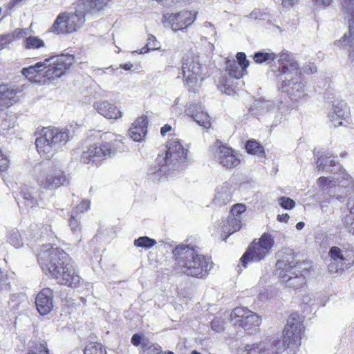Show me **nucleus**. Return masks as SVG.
Segmentation results:
<instances>
[{
    "label": "nucleus",
    "mask_w": 354,
    "mask_h": 354,
    "mask_svg": "<svg viewBox=\"0 0 354 354\" xmlns=\"http://www.w3.org/2000/svg\"><path fill=\"white\" fill-rule=\"evenodd\" d=\"M173 270L192 278L205 279L214 263L211 256L198 252L196 246L179 244L172 250Z\"/></svg>",
    "instance_id": "obj_1"
},
{
    "label": "nucleus",
    "mask_w": 354,
    "mask_h": 354,
    "mask_svg": "<svg viewBox=\"0 0 354 354\" xmlns=\"http://www.w3.org/2000/svg\"><path fill=\"white\" fill-rule=\"evenodd\" d=\"M75 59V56L71 54L51 57L24 68L21 74L31 82L45 84L63 75L73 64Z\"/></svg>",
    "instance_id": "obj_2"
},
{
    "label": "nucleus",
    "mask_w": 354,
    "mask_h": 354,
    "mask_svg": "<svg viewBox=\"0 0 354 354\" xmlns=\"http://www.w3.org/2000/svg\"><path fill=\"white\" fill-rule=\"evenodd\" d=\"M124 145L119 137L112 133L100 134L99 141L89 145L80 157V161L86 165L100 166L102 162L124 149Z\"/></svg>",
    "instance_id": "obj_3"
},
{
    "label": "nucleus",
    "mask_w": 354,
    "mask_h": 354,
    "mask_svg": "<svg viewBox=\"0 0 354 354\" xmlns=\"http://www.w3.org/2000/svg\"><path fill=\"white\" fill-rule=\"evenodd\" d=\"M37 259L42 272L52 279L71 259L64 250L51 244L42 245L37 254Z\"/></svg>",
    "instance_id": "obj_4"
},
{
    "label": "nucleus",
    "mask_w": 354,
    "mask_h": 354,
    "mask_svg": "<svg viewBox=\"0 0 354 354\" xmlns=\"http://www.w3.org/2000/svg\"><path fill=\"white\" fill-rule=\"evenodd\" d=\"M306 263L295 259L292 254H287L276 263L279 277L288 287L298 289L305 283L304 274L307 268L304 267Z\"/></svg>",
    "instance_id": "obj_5"
},
{
    "label": "nucleus",
    "mask_w": 354,
    "mask_h": 354,
    "mask_svg": "<svg viewBox=\"0 0 354 354\" xmlns=\"http://www.w3.org/2000/svg\"><path fill=\"white\" fill-rule=\"evenodd\" d=\"M181 64L183 83L189 91L195 92L199 83L206 78L199 57L192 53H187L183 57Z\"/></svg>",
    "instance_id": "obj_6"
},
{
    "label": "nucleus",
    "mask_w": 354,
    "mask_h": 354,
    "mask_svg": "<svg viewBox=\"0 0 354 354\" xmlns=\"http://www.w3.org/2000/svg\"><path fill=\"white\" fill-rule=\"evenodd\" d=\"M274 245V236L269 232H264L260 238L254 239L240 259L242 266L246 268L249 263L263 260L270 253Z\"/></svg>",
    "instance_id": "obj_7"
},
{
    "label": "nucleus",
    "mask_w": 354,
    "mask_h": 354,
    "mask_svg": "<svg viewBox=\"0 0 354 354\" xmlns=\"http://www.w3.org/2000/svg\"><path fill=\"white\" fill-rule=\"evenodd\" d=\"M85 14L80 10L60 12L50 28V32L55 35L73 33L83 26Z\"/></svg>",
    "instance_id": "obj_8"
},
{
    "label": "nucleus",
    "mask_w": 354,
    "mask_h": 354,
    "mask_svg": "<svg viewBox=\"0 0 354 354\" xmlns=\"http://www.w3.org/2000/svg\"><path fill=\"white\" fill-rule=\"evenodd\" d=\"M304 326L300 315L292 313L283 330L282 344L285 349H290L294 354L301 346Z\"/></svg>",
    "instance_id": "obj_9"
},
{
    "label": "nucleus",
    "mask_w": 354,
    "mask_h": 354,
    "mask_svg": "<svg viewBox=\"0 0 354 354\" xmlns=\"http://www.w3.org/2000/svg\"><path fill=\"white\" fill-rule=\"evenodd\" d=\"M210 151L214 160L225 169H232L241 164V159L235 150L220 140L214 142Z\"/></svg>",
    "instance_id": "obj_10"
},
{
    "label": "nucleus",
    "mask_w": 354,
    "mask_h": 354,
    "mask_svg": "<svg viewBox=\"0 0 354 354\" xmlns=\"http://www.w3.org/2000/svg\"><path fill=\"white\" fill-rule=\"evenodd\" d=\"M331 260L340 263V268L335 263L328 265L330 272L337 273L339 270L348 269L354 265V247L350 243L343 244L342 248L332 246L328 252Z\"/></svg>",
    "instance_id": "obj_11"
},
{
    "label": "nucleus",
    "mask_w": 354,
    "mask_h": 354,
    "mask_svg": "<svg viewBox=\"0 0 354 354\" xmlns=\"http://www.w3.org/2000/svg\"><path fill=\"white\" fill-rule=\"evenodd\" d=\"M37 183L40 187L52 190L67 186L69 184V178L61 167L53 165L37 177Z\"/></svg>",
    "instance_id": "obj_12"
},
{
    "label": "nucleus",
    "mask_w": 354,
    "mask_h": 354,
    "mask_svg": "<svg viewBox=\"0 0 354 354\" xmlns=\"http://www.w3.org/2000/svg\"><path fill=\"white\" fill-rule=\"evenodd\" d=\"M230 319L235 326L245 330L256 329L261 324V317L255 313L245 307H236L230 314Z\"/></svg>",
    "instance_id": "obj_13"
},
{
    "label": "nucleus",
    "mask_w": 354,
    "mask_h": 354,
    "mask_svg": "<svg viewBox=\"0 0 354 354\" xmlns=\"http://www.w3.org/2000/svg\"><path fill=\"white\" fill-rule=\"evenodd\" d=\"M189 150L185 148L180 141L176 139H170L167 142V151L162 158L163 165H183L187 162Z\"/></svg>",
    "instance_id": "obj_14"
},
{
    "label": "nucleus",
    "mask_w": 354,
    "mask_h": 354,
    "mask_svg": "<svg viewBox=\"0 0 354 354\" xmlns=\"http://www.w3.org/2000/svg\"><path fill=\"white\" fill-rule=\"evenodd\" d=\"M198 12L183 10L164 16V22H167L174 31L183 30L190 26L196 19Z\"/></svg>",
    "instance_id": "obj_15"
},
{
    "label": "nucleus",
    "mask_w": 354,
    "mask_h": 354,
    "mask_svg": "<svg viewBox=\"0 0 354 354\" xmlns=\"http://www.w3.org/2000/svg\"><path fill=\"white\" fill-rule=\"evenodd\" d=\"M53 279L57 280L59 284L72 288L80 287L84 282L75 266L72 263V259L64 266V268Z\"/></svg>",
    "instance_id": "obj_16"
},
{
    "label": "nucleus",
    "mask_w": 354,
    "mask_h": 354,
    "mask_svg": "<svg viewBox=\"0 0 354 354\" xmlns=\"http://www.w3.org/2000/svg\"><path fill=\"white\" fill-rule=\"evenodd\" d=\"M24 93L22 89L8 84H0V111H4L20 102Z\"/></svg>",
    "instance_id": "obj_17"
},
{
    "label": "nucleus",
    "mask_w": 354,
    "mask_h": 354,
    "mask_svg": "<svg viewBox=\"0 0 354 354\" xmlns=\"http://www.w3.org/2000/svg\"><path fill=\"white\" fill-rule=\"evenodd\" d=\"M280 90L292 102H298L308 97L306 85L302 81H297L294 79L284 80L281 84Z\"/></svg>",
    "instance_id": "obj_18"
},
{
    "label": "nucleus",
    "mask_w": 354,
    "mask_h": 354,
    "mask_svg": "<svg viewBox=\"0 0 354 354\" xmlns=\"http://www.w3.org/2000/svg\"><path fill=\"white\" fill-rule=\"evenodd\" d=\"M341 6L349 18V32L337 41V45L343 46H354V0H339Z\"/></svg>",
    "instance_id": "obj_19"
},
{
    "label": "nucleus",
    "mask_w": 354,
    "mask_h": 354,
    "mask_svg": "<svg viewBox=\"0 0 354 354\" xmlns=\"http://www.w3.org/2000/svg\"><path fill=\"white\" fill-rule=\"evenodd\" d=\"M40 134L57 149L64 145L69 140L68 130L47 127L41 129Z\"/></svg>",
    "instance_id": "obj_20"
},
{
    "label": "nucleus",
    "mask_w": 354,
    "mask_h": 354,
    "mask_svg": "<svg viewBox=\"0 0 354 354\" xmlns=\"http://www.w3.org/2000/svg\"><path fill=\"white\" fill-rule=\"evenodd\" d=\"M131 342L136 347L141 346L142 354H163L161 346L150 342L149 339L144 333L133 335Z\"/></svg>",
    "instance_id": "obj_21"
},
{
    "label": "nucleus",
    "mask_w": 354,
    "mask_h": 354,
    "mask_svg": "<svg viewBox=\"0 0 354 354\" xmlns=\"http://www.w3.org/2000/svg\"><path fill=\"white\" fill-rule=\"evenodd\" d=\"M35 304L40 315L48 314L53 307V291L49 288L41 289L36 297Z\"/></svg>",
    "instance_id": "obj_22"
},
{
    "label": "nucleus",
    "mask_w": 354,
    "mask_h": 354,
    "mask_svg": "<svg viewBox=\"0 0 354 354\" xmlns=\"http://www.w3.org/2000/svg\"><path fill=\"white\" fill-rule=\"evenodd\" d=\"M278 62L279 68L273 71L274 76L277 78L299 70L298 63L292 59L290 54L288 52H281L279 54Z\"/></svg>",
    "instance_id": "obj_23"
},
{
    "label": "nucleus",
    "mask_w": 354,
    "mask_h": 354,
    "mask_svg": "<svg viewBox=\"0 0 354 354\" xmlns=\"http://www.w3.org/2000/svg\"><path fill=\"white\" fill-rule=\"evenodd\" d=\"M148 118L143 115L138 117L129 129V135L134 141L140 142L144 140L147 133Z\"/></svg>",
    "instance_id": "obj_24"
},
{
    "label": "nucleus",
    "mask_w": 354,
    "mask_h": 354,
    "mask_svg": "<svg viewBox=\"0 0 354 354\" xmlns=\"http://www.w3.org/2000/svg\"><path fill=\"white\" fill-rule=\"evenodd\" d=\"M98 113L109 120H117L122 117V111L114 104L109 101H98L93 105Z\"/></svg>",
    "instance_id": "obj_25"
},
{
    "label": "nucleus",
    "mask_w": 354,
    "mask_h": 354,
    "mask_svg": "<svg viewBox=\"0 0 354 354\" xmlns=\"http://www.w3.org/2000/svg\"><path fill=\"white\" fill-rule=\"evenodd\" d=\"M35 146L38 153L44 160H51L57 151V149L41 134L35 140Z\"/></svg>",
    "instance_id": "obj_26"
},
{
    "label": "nucleus",
    "mask_w": 354,
    "mask_h": 354,
    "mask_svg": "<svg viewBox=\"0 0 354 354\" xmlns=\"http://www.w3.org/2000/svg\"><path fill=\"white\" fill-rule=\"evenodd\" d=\"M349 115V109L344 101H338L333 105V111L330 113V120L334 127H337L342 124V122L339 120H344Z\"/></svg>",
    "instance_id": "obj_27"
},
{
    "label": "nucleus",
    "mask_w": 354,
    "mask_h": 354,
    "mask_svg": "<svg viewBox=\"0 0 354 354\" xmlns=\"http://www.w3.org/2000/svg\"><path fill=\"white\" fill-rule=\"evenodd\" d=\"M191 116L201 126L208 129L211 126L210 117L209 115L201 110V106L196 104L192 105L189 109Z\"/></svg>",
    "instance_id": "obj_28"
},
{
    "label": "nucleus",
    "mask_w": 354,
    "mask_h": 354,
    "mask_svg": "<svg viewBox=\"0 0 354 354\" xmlns=\"http://www.w3.org/2000/svg\"><path fill=\"white\" fill-rule=\"evenodd\" d=\"M242 227V218L233 217L230 216L225 224L221 227L223 232L225 234L223 239H226L233 233L240 230Z\"/></svg>",
    "instance_id": "obj_29"
},
{
    "label": "nucleus",
    "mask_w": 354,
    "mask_h": 354,
    "mask_svg": "<svg viewBox=\"0 0 354 354\" xmlns=\"http://www.w3.org/2000/svg\"><path fill=\"white\" fill-rule=\"evenodd\" d=\"M225 70L230 76L236 79H241L247 74V71L243 69V68L236 63L235 59H227L226 61Z\"/></svg>",
    "instance_id": "obj_30"
},
{
    "label": "nucleus",
    "mask_w": 354,
    "mask_h": 354,
    "mask_svg": "<svg viewBox=\"0 0 354 354\" xmlns=\"http://www.w3.org/2000/svg\"><path fill=\"white\" fill-rule=\"evenodd\" d=\"M245 149L248 153L259 157H265L266 151L264 147L257 140L250 139L246 141Z\"/></svg>",
    "instance_id": "obj_31"
},
{
    "label": "nucleus",
    "mask_w": 354,
    "mask_h": 354,
    "mask_svg": "<svg viewBox=\"0 0 354 354\" xmlns=\"http://www.w3.org/2000/svg\"><path fill=\"white\" fill-rule=\"evenodd\" d=\"M23 46L26 50H36L44 48L45 42L37 36H28L23 41Z\"/></svg>",
    "instance_id": "obj_32"
},
{
    "label": "nucleus",
    "mask_w": 354,
    "mask_h": 354,
    "mask_svg": "<svg viewBox=\"0 0 354 354\" xmlns=\"http://www.w3.org/2000/svg\"><path fill=\"white\" fill-rule=\"evenodd\" d=\"M277 58V55L273 52H256L253 55V60L256 64L269 63L274 62Z\"/></svg>",
    "instance_id": "obj_33"
},
{
    "label": "nucleus",
    "mask_w": 354,
    "mask_h": 354,
    "mask_svg": "<svg viewBox=\"0 0 354 354\" xmlns=\"http://www.w3.org/2000/svg\"><path fill=\"white\" fill-rule=\"evenodd\" d=\"M26 354H50L46 342L40 339L32 342L31 348Z\"/></svg>",
    "instance_id": "obj_34"
},
{
    "label": "nucleus",
    "mask_w": 354,
    "mask_h": 354,
    "mask_svg": "<svg viewBox=\"0 0 354 354\" xmlns=\"http://www.w3.org/2000/svg\"><path fill=\"white\" fill-rule=\"evenodd\" d=\"M84 354H107V351L100 342H91L86 345Z\"/></svg>",
    "instance_id": "obj_35"
},
{
    "label": "nucleus",
    "mask_w": 354,
    "mask_h": 354,
    "mask_svg": "<svg viewBox=\"0 0 354 354\" xmlns=\"http://www.w3.org/2000/svg\"><path fill=\"white\" fill-rule=\"evenodd\" d=\"M266 348L261 342L246 344L244 349L237 354H263Z\"/></svg>",
    "instance_id": "obj_36"
},
{
    "label": "nucleus",
    "mask_w": 354,
    "mask_h": 354,
    "mask_svg": "<svg viewBox=\"0 0 354 354\" xmlns=\"http://www.w3.org/2000/svg\"><path fill=\"white\" fill-rule=\"evenodd\" d=\"M85 5L88 12L100 11L102 10L110 0H81Z\"/></svg>",
    "instance_id": "obj_37"
},
{
    "label": "nucleus",
    "mask_w": 354,
    "mask_h": 354,
    "mask_svg": "<svg viewBox=\"0 0 354 354\" xmlns=\"http://www.w3.org/2000/svg\"><path fill=\"white\" fill-rule=\"evenodd\" d=\"M133 244L137 248L149 249L156 244V241L148 236H140L134 240Z\"/></svg>",
    "instance_id": "obj_38"
},
{
    "label": "nucleus",
    "mask_w": 354,
    "mask_h": 354,
    "mask_svg": "<svg viewBox=\"0 0 354 354\" xmlns=\"http://www.w3.org/2000/svg\"><path fill=\"white\" fill-rule=\"evenodd\" d=\"M160 48L159 42L157 41L155 36L153 35H149L147 38V42L146 45L142 48L140 53H146L149 50H157Z\"/></svg>",
    "instance_id": "obj_39"
},
{
    "label": "nucleus",
    "mask_w": 354,
    "mask_h": 354,
    "mask_svg": "<svg viewBox=\"0 0 354 354\" xmlns=\"http://www.w3.org/2000/svg\"><path fill=\"white\" fill-rule=\"evenodd\" d=\"M68 225L73 232H79L81 230L80 218L79 214L75 213L71 214L68 218Z\"/></svg>",
    "instance_id": "obj_40"
},
{
    "label": "nucleus",
    "mask_w": 354,
    "mask_h": 354,
    "mask_svg": "<svg viewBox=\"0 0 354 354\" xmlns=\"http://www.w3.org/2000/svg\"><path fill=\"white\" fill-rule=\"evenodd\" d=\"M317 184L319 187L324 189L327 187H335L337 185V181L334 179H330L328 177L321 176L317 180Z\"/></svg>",
    "instance_id": "obj_41"
},
{
    "label": "nucleus",
    "mask_w": 354,
    "mask_h": 354,
    "mask_svg": "<svg viewBox=\"0 0 354 354\" xmlns=\"http://www.w3.org/2000/svg\"><path fill=\"white\" fill-rule=\"evenodd\" d=\"M246 211V206L243 203L234 205L230 211L231 216L242 218L241 214Z\"/></svg>",
    "instance_id": "obj_42"
},
{
    "label": "nucleus",
    "mask_w": 354,
    "mask_h": 354,
    "mask_svg": "<svg viewBox=\"0 0 354 354\" xmlns=\"http://www.w3.org/2000/svg\"><path fill=\"white\" fill-rule=\"evenodd\" d=\"M236 63L241 66L243 69L247 71L250 65V61L247 59L246 55L243 52H239L236 55Z\"/></svg>",
    "instance_id": "obj_43"
},
{
    "label": "nucleus",
    "mask_w": 354,
    "mask_h": 354,
    "mask_svg": "<svg viewBox=\"0 0 354 354\" xmlns=\"http://www.w3.org/2000/svg\"><path fill=\"white\" fill-rule=\"evenodd\" d=\"M91 207V201L88 199H83L79 204L75 206V213H84L87 212Z\"/></svg>",
    "instance_id": "obj_44"
},
{
    "label": "nucleus",
    "mask_w": 354,
    "mask_h": 354,
    "mask_svg": "<svg viewBox=\"0 0 354 354\" xmlns=\"http://www.w3.org/2000/svg\"><path fill=\"white\" fill-rule=\"evenodd\" d=\"M279 204L285 209H291L295 206V202L290 198L281 196L279 199Z\"/></svg>",
    "instance_id": "obj_45"
},
{
    "label": "nucleus",
    "mask_w": 354,
    "mask_h": 354,
    "mask_svg": "<svg viewBox=\"0 0 354 354\" xmlns=\"http://www.w3.org/2000/svg\"><path fill=\"white\" fill-rule=\"evenodd\" d=\"M21 195L23 198L28 203V205L33 206L37 204V201L34 198L32 193L28 188L22 189L21 191Z\"/></svg>",
    "instance_id": "obj_46"
},
{
    "label": "nucleus",
    "mask_w": 354,
    "mask_h": 354,
    "mask_svg": "<svg viewBox=\"0 0 354 354\" xmlns=\"http://www.w3.org/2000/svg\"><path fill=\"white\" fill-rule=\"evenodd\" d=\"M211 328L217 333L223 331L224 329V321L221 318H214L211 322Z\"/></svg>",
    "instance_id": "obj_47"
},
{
    "label": "nucleus",
    "mask_w": 354,
    "mask_h": 354,
    "mask_svg": "<svg viewBox=\"0 0 354 354\" xmlns=\"http://www.w3.org/2000/svg\"><path fill=\"white\" fill-rule=\"evenodd\" d=\"M317 72V67L315 65L314 63H307L304 64L299 74L301 75H311Z\"/></svg>",
    "instance_id": "obj_48"
},
{
    "label": "nucleus",
    "mask_w": 354,
    "mask_h": 354,
    "mask_svg": "<svg viewBox=\"0 0 354 354\" xmlns=\"http://www.w3.org/2000/svg\"><path fill=\"white\" fill-rule=\"evenodd\" d=\"M10 166V160L0 151V173L6 171Z\"/></svg>",
    "instance_id": "obj_49"
},
{
    "label": "nucleus",
    "mask_w": 354,
    "mask_h": 354,
    "mask_svg": "<svg viewBox=\"0 0 354 354\" xmlns=\"http://www.w3.org/2000/svg\"><path fill=\"white\" fill-rule=\"evenodd\" d=\"M312 1L316 6L326 8L332 4L333 0H312Z\"/></svg>",
    "instance_id": "obj_50"
},
{
    "label": "nucleus",
    "mask_w": 354,
    "mask_h": 354,
    "mask_svg": "<svg viewBox=\"0 0 354 354\" xmlns=\"http://www.w3.org/2000/svg\"><path fill=\"white\" fill-rule=\"evenodd\" d=\"M13 37L15 39H21L27 37V30L25 28H17L13 32Z\"/></svg>",
    "instance_id": "obj_51"
},
{
    "label": "nucleus",
    "mask_w": 354,
    "mask_h": 354,
    "mask_svg": "<svg viewBox=\"0 0 354 354\" xmlns=\"http://www.w3.org/2000/svg\"><path fill=\"white\" fill-rule=\"evenodd\" d=\"M171 126L169 124H165L160 128V134L162 136H165L166 134L171 131Z\"/></svg>",
    "instance_id": "obj_52"
},
{
    "label": "nucleus",
    "mask_w": 354,
    "mask_h": 354,
    "mask_svg": "<svg viewBox=\"0 0 354 354\" xmlns=\"http://www.w3.org/2000/svg\"><path fill=\"white\" fill-rule=\"evenodd\" d=\"M25 1L26 0H10L8 5V8L12 9Z\"/></svg>",
    "instance_id": "obj_53"
},
{
    "label": "nucleus",
    "mask_w": 354,
    "mask_h": 354,
    "mask_svg": "<svg viewBox=\"0 0 354 354\" xmlns=\"http://www.w3.org/2000/svg\"><path fill=\"white\" fill-rule=\"evenodd\" d=\"M222 189H224V190H222L221 192H218V195H217L218 197L221 198L222 196L221 194H226V196L229 197L228 201H230L231 198H232V194L228 190V188L227 187H223Z\"/></svg>",
    "instance_id": "obj_54"
},
{
    "label": "nucleus",
    "mask_w": 354,
    "mask_h": 354,
    "mask_svg": "<svg viewBox=\"0 0 354 354\" xmlns=\"http://www.w3.org/2000/svg\"><path fill=\"white\" fill-rule=\"evenodd\" d=\"M298 0H281V5L283 7L288 8L292 6Z\"/></svg>",
    "instance_id": "obj_55"
},
{
    "label": "nucleus",
    "mask_w": 354,
    "mask_h": 354,
    "mask_svg": "<svg viewBox=\"0 0 354 354\" xmlns=\"http://www.w3.org/2000/svg\"><path fill=\"white\" fill-rule=\"evenodd\" d=\"M289 215L288 214H279L277 216V220L280 222L286 223L289 220Z\"/></svg>",
    "instance_id": "obj_56"
},
{
    "label": "nucleus",
    "mask_w": 354,
    "mask_h": 354,
    "mask_svg": "<svg viewBox=\"0 0 354 354\" xmlns=\"http://www.w3.org/2000/svg\"><path fill=\"white\" fill-rule=\"evenodd\" d=\"M132 67H133V64H131V63L123 64L120 65V68H122V69H124L126 71L131 70L132 68Z\"/></svg>",
    "instance_id": "obj_57"
},
{
    "label": "nucleus",
    "mask_w": 354,
    "mask_h": 354,
    "mask_svg": "<svg viewBox=\"0 0 354 354\" xmlns=\"http://www.w3.org/2000/svg\"><path fill=\"white\" fill-rule=\"evenodd\" d=\"M305 224L304 222H299L296 224V228L299 230L303 229V227H304Z\"/></svg>",
    "instance_id": "obj_58"
},
{
    "label": "nucleus",
    "mask_w": 354,
    "mask_h": 354,
    "mask_svg": "<svg viewBox=\"0 0 354 354\" xmlns=\"http://www.w3.org/2000/svg\"><path fill=\"white\" fill-rule=\"evenodd\" d=\"M218 88L222 91H223L224 93H227V94H230V92L227 91H229V88H225V86L224 85L223 86V88L222 87V86H218Z\"/></svg>",
    "instance_id": "obj_59"
},
{
    "label": "nucleus",
    "mask_w": 354,
    "mask_h": 354,
    "mask_svg": "<svg viewBox=\"0 0 354 354\" xmlns=\"http://www.w3.org/2000/svg\"><path fill=\"white\" fill-rule=\"evenodd\" d=\"M330 166H335V162L334 160H330Z\"/></svg>",
    "instance_id": "obj_60"
},
{
    "label": "nucleus",
    "mask_w": 354,
    "mask_h": 354,
    "mask_svg": "<svg viewBox=\"0 0 354 354\" xmlns=\"http://www.w3.org/2000/svg\"><path fill=\"white\" fill-rule=\"evenodd\" d=\"M191 354H201V353L196 351H193Z\"/></svg>",
    "instance_id": "obj_61"
},
{
    "label": "nucleus",
    "mask_w": 354,
    "mask_h": 354,
    "mask_svg": "<svg viewBox=\"0 0 354 354\" xmlns=\"http://www.w3.org/2000/svg\"><path fill=\"white\" fill-rule=\"evenodd\" d=\"M318 169H324V166L322 165V163H319V165H318Z\"/></svg>",
    "instance_id": "obj_62"
},
{
    "label": "nucleus",
    "mask_w": 354,
    "mask_h": 354,
    "mask_svg": "<svg viewBox=\"0 0 354 354\" xmlns=\"http://www.w3.org/2000/svg\"><path fill=\"white\" fill-rule=\"evenodd\" d=\"M167 354H174L172 351H169Z\"/></svg>",
    "instance_id": "obj_63"
}]
</instances>
